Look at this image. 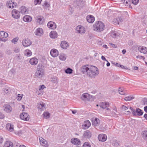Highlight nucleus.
I'll return each mask as SVG.
<instances>
[{
    "label": "nucleus",
    "instance_id": "36",
    "mask_svg": "<svg viewBox=\"0 0 147 147\" xmlns=\"http://www.w3.org/2000/svg\"><path fill=\"white\" fill-rule=\"evenodd\" d=\"M134 98V97L132 95H129L125 97L124 98V100L126 101H130Z\"/></svg>",
    "mask_w": 147,
    "mask_h": 147
},
{
    "label": "nucleus",
    "instance_id": "10",
    "mask_svg": "<svg viewBox=\"0 0 147 147\" xmlns=\"http://www.w3.org/2000/svg\"><path fill=\"white\" fill-rule=\"evenodd\" d=\"M91 123L88 120L84 121L82 126V128L83 129H86L89 128L91 126Z\"/></svg>",
    "mask_w": 147,
    "mask_h": 147
},
{
    "label": "nucleus",
    "instance_id": "41",
    "mask_svg": "<svg viewBox=\"0 0 147 147\" xmlns=\"http://www.w3.org/2000/svg\"><path fill=\"white\" fill-rule=\"evenodd\" d=\"M72 69L69 68H68L65 70V72L67 74H71L72 73Z\"/></svg>",
    "mask_w": 147,
    "mask_h": 147
},
{
    "label": "nucleus",
    "instance_id": "52",
    "mask_svg": "<svg viewBox=\"0 0 147 147\" xmlns=\"http://www.w3.org/2000/svg\"><path fill=\"white\" fill-rule=\"evenodd\" d=\"M45 88V87L44 85H41L39 87V89L40 91L43 90Z\"/></svg>",
    "mask_w": 147,
    "mask_h": 147
},
{
    "label": "nucleus",
    "instance_id": "3",
    "mask_svg": "<svg viewBox=\"0 0 147 147\" xmlns=\"http://www.w3.org/2000/svg\"><path fill=\"white\" fill-rule=\"evenodd\" d=\"M44 75V71L43 69L40 67L39 65H38L35 74V77L38 78H42Z\"/></svg>",
    "mask_w": 147,
    "mask_h": 147
},
{
    "label": "nucleus",
    "instance_id": "19",
    "mask_svg": "<svg viewBox=\"0 0 147 147\" xmlns=\"http://www.w3.org/2000/svg\"><path fill=\"white\" fill-rule=\"evenodd\" d=\"M98 138L99 141L101 142H105L107 139V136L104 134H100L98 135Z\"/></svg>",
    "mask_w": 147,
    "mask_h": 147
},
{
    "label": "nucleus",
    "instance_id": "21",
    "mask_svg": "<svg viewBox=\"0 0 147 147\" xmlns=\"http://www.w3.org/2000/svg\"><path fill=\"white\" fill-rule=\"evenodd\" d=\"M49 36L51 38L55 39L58 36V34L55 31H51L49 33Z\"/></svg>",
    "mask_w": 147,
    "mask_h": 147
},
{
    "label": "nucleus",
    "instance_id": "35",
    "mask_svg": "<svg viewBox=\"0 0 147 147\" xmlns=\"http://www.w3.org/2000/svg\"><path fill=\"white\" fill-rule=\"evenodd\" d=\"M8 34L4 31L0 32V36L2 38H6L8 36Z\"/></svg>",
    "mask_w": 147,
    "mask_h": 147
},
{
    "label": "nucleus",
    "instance_id": "62",
    "mask_svg": "<svg viewBox=\"0 0 147 147\" xmlns=\"http://www.w3.org/2000/svg\"><path fill=\"white\" fill-rule=\"evenodd\" d=\"M7 40V39H3L2 38H0V41H4L5 42Z\"/></svg>",
    "mask_w": 147,
    "mask_h": 147
},
{
    "label": "nucleus",
    "instance_id": "30",
    "mask_svg": "<svg viewBox=\"0 0 147 147\" xmlns=\"http://www.w3.org/2000/svg\"><path fill=\"white\" fill-rule=\"evenodd\" d=\"M20 12L22 13L27 14L28 13V9L25 6H22L20 8Z\"/></svg>",
    "mask_w": 147,
    "mask_h": 147
},
{
    "label": "nucleus",
    "instance_id": "4",
    "mask_svg": "<svg viewBox=\"0 0 147 147\" xmlns=\"http://www.w3.org/2000/svg\"><path fill=\"white\" fill-rule=\"evenodd\" d=\"M129 109L131 111L133 114L135 116H141L143 114L142 111L140 109L137 108L136 110H134L131 107H130Z\"/></svg>",
    "mask_w": 147,
    "mask_h": 147
},
{
    "label": "nucleus",
    "instance_id": "5",
    "mask_svg": "<svg viewBox=\"0 0 147 147\" xmlns=\"http://www.w3.org/2000/svg\"><path fill=\"white\" fill-rule=\"evenodd\" d=\"M81 99L84 102L89 101L90 99V95L88 93H84L82 94Z\"/></svg>",
    "mask_w": 147,
    "mask_h": 147
},
{
    "label": "nucleus",
    "instance_id": "16",
    "mask_svg": "<svg viewBox=\"0 0 147 147\" xmlns=\"http://www.w3.org/2000/svg\"><path fill=\"white\" fill-rule=\"evenodd\" d=\"M100 120L98 118H95L92 119V124L94 126H98L100 123Z\"/></svg>",
    "mask_w": 147,
    "mask_h": 147
},
{
    "label": "nucleus",
    "instance_id": "64",
    "mask_svg": "<svg viewBox=\"0 0 147 147\" xmlns=\"http://www.w3.org/2000/svg\"><path fill=\"white\" fill-rule=\"evenodd\" d=\"M144 105H147V98H145L144 100Z\"/></svg>",
    "mask_w": 147,
    "mask_h": 147
},
{
    "label": "nucleus",
    "instance_id": "59",
    "mask_svg": "<svg viewBox=\"0 0 147 147\" xmlns=\"http://www.w3.org/2000/svg\"><path fill=\"white\" fill-rule=\"evenodd\" d=\"M5 117L3 114L1 112H0V119H3Z\"/></svg>",
    "mask_w": 147,
    "mask_h": 147
},
{
    "label": "nucleus",
    "instance_id": "38",
    "mask_svg": "<svg viewBox=\"0 0 147 147\" xmlns=\"http://www.w3.org/2000/svg\"><path fill=\"white\" fill-rule=\"evenodd\" d=\"M43 117L45 119L49 118L50 116V113L47 112H44L42 114Z\"/></svg>",
    "mask_w": 147,
    "mask_h": 147
},
{
    "label": "nucleus",
    "instance_id": "31",
    "mask_svg": "<svg viewBox=\"0 0 147 147\" xmlns=\"http://www.w3.org/2000/svg\"><path fill=\"white\" fill-rule=\"evenodd\" d=\"M23 20L26 22H30L32 20V18L28 15L24 16L23 18Z\"/></svg>",
    "mask_w": 147,
    "mask_h": 147
},
{
    "label": "nucleus",
    "instance_id": "54",
    "mask_svg": "<svg viewBox=\"0 0 147 147\" xmlns=\"http://www.w3.org/2000/svg\"><path fill=\"white\" fill-rule=\"evenodd\" d=\"M136 58L137 59H143L144 60L145 59V58L144 57L140 56V55H138L136 56Z\"/></svg>",
    "mask_w": 147,
    "mask_h": 147
},
{
    "label": "nucleus",
    "instance_id": "26",
    "mask_svg": "<svg viewBox=\"0 0 147 147\" xmlns=\"http://www.w3.org/2000/svg\"><path fill=\"white\" fill-rule=\"evenodd\" d=\"M138 49L141 53L147 54V48L146 47H139Z\"/></svg>",
    "mask_w": 147,
    "mask_h": 147
},
{
    "label": "nucleus",
    "instance_id": "50",
    "mask_svg": "<svg viewBox=\"0 0 147 147\" xmlns=\"http://www.w3.org/2000/svg\"><path fill=\"white\" fill-rule=\"evenodd\" d=\"M111 36L113 38H116L117 34L115 32H113L111 33Z\"/></svg>",
    "mask_w": 147,
    "mask_h": 147
},
{
    "label": "nucleus",
    "instance_id": "46",
    "mask_svg": "<svg viewBox=\"0 0 147 147\" xmlns=\"http://www.w3.org/2000/svg\"><path fill=\"white\" fill-rule=\"evenodd\" d=\"M4 92L6 93H9L11 91L10 89L8 87H6L4 89Z\"/></svg>",
    "mask_w": 147,
    "mask_h": 147
},
{
    "label": "nucleus",
    "instance_id": "18",
    "mask_svg": "<svg viewBox=\"0 0 147 147\" xmlns=\"http://www.w3.org/2000/svg\"><path fill=\"white\" fill-rule=\"evenodd\" d=\"M50 53L52 57H55L58 55L59 52L57 50L55 49H53L51 50Z\"/></svg>",
    "mask_w": 147,
    "mask_h": 147
},
{
    "label": "nucleus",
    "instance_id": "44",
    "mask_svg": "<svg viewBox=\"0 0 147 147\" xmlns=\"http://www.w3.org/2000/svg\"><path fill=\"white\" fill-rule=\"evenodd\" d=\"M18 39H19V37H17L13 38L11 40V42L12 43H14V44H16L18 42Z\"/></svg>",
    "mask_w": 147,
    "mask_h": 147
},
{
    "label": "nucleus",
    "instance_id": "51",
    "mask_svg": "<svg viewBox=\"0 0 147 147\" xmlns=\"http://www.w3.org/2000/svg\"><path fill=\"white\" fill-rule=\"evenodd\" d=\"M42 0H34V3L35 5L40 4Z\"/></svg>",
    "mask_w": 147,
    "mask_h": 147
},
{
    "label": "nucleus",
    "instance_id": "28",
    "mask_svg": "<svg viewBox=\"0 0 147 147\" xmlns=\"http://www.w3.org/2000/svg\"><path fill=\"white\" fill-rule=\"evenodd\" d=\"M67 58V56L66 54L63 53H61L59 56V59L61 61H65Z\"/></svg>",
    "mask_w": 147,
    "mask_h": 147
},
{
    "label": "nucleus",
    "instance_id": "58",
    "mask_svg": "<svg viewBox=\"0 0 147 147\" xmlns=\"http://www.w3.org/2000/svg\"><path fill=\"white\" fill-rule=\"evenodd\" d=\"M113 110L114 111V113H115V112H117V108L114 105L113 107Z\"/></svg>",
    "mask_w": 147,
    "mask_h": 147
},
{
    "label": "nucleus",
    "instance_id": "27",
    "mask_svg": "<svg viewBox=\"0 0 147 147\" xmlns=\"http://www.w3.org/2000/svg\"><path fill=\"white\" fill-rule=\"evenodd\" d=\"M71 142L72 144L77 145H80L81 143L80 140L77 138H74L72 139Z\"/></svg>",
    "mask_w": 147,
    "mask_h": 147
},
{
    "label": "nucleus",
    "instance_id": "43",
    "mask_svg": "<svg viewBox=\"0 0 147 147\" xmlns=\"http://www.w3.org/2000/svg\"><path fill=\"white\" fill-rule=\"evenodd\" d=\"M12 1H9L7 3V7L9 8H12Z\"/></svg>",
    "mask_w": 147,
    "mask_h": 147
},
{
    "label": "nucleus",
    "instance_id": "7",
    "mask_svg": "<svg viewBox=\"0 0 147 147\" xmlns=\"http://www.w3.org/2000/svg\"><path fill=\"white\" fill-rule=\"evenodd\" d=\"M12 16L13 17L16 19H18L20 17V12L19 11L16 9H13L12 11Z\"/></svg>",
    "mask_w": 147,
    "mask_h": 147
},
{
    "label": "nucleus",
    "instance_id": "12",
    "mask_svg": "<svg viewBox=\"0 0 147 147\" xmlns=\"http://www.w3.org/2000/svg\"><path fill=\"white\" fill-rule=\"evenodd\" d=\"M92 136L91 132L88 130H86L84 132L82 137L84 138L89 139Z\"/></svg>",
    "mask_w": 147,
    "mask_h": 147
},
{
    "label": "nucleus",
    "instance_id": "34",
    "mask_svg": "<svg viewBox=\"0 0 147 147\" xmlns=\"http://www.w3.org/2000/svg\"><path fill=\"white\" fill-rule=\"evenodd\" d=\"M24 55L27 57H30L32 55V53L30 50L26 49L24 51Z\"/></svg>",
    "mask_w": 147,
    "mask_h": 147
},
{
    "label": "nucleus",
    "instance_id": "14",
    "mask_svg": "<svg viewBox=\"0 0 147 147\" xmlns=\"http://www.w3.org/2000/svg\"><path fill=\"white\" fill-rule=\"evenodd\" d=\"M3 109L7 113H9L11 112L12 109L11 106L8 104H5L3 107Z\"/></svg>",
    "mask_w": 147,
    "mask_h": 147
},
{
    "label": "nucleus",
    "instance_id": "1",
    "mask_svg": "<svg viewBox=\"0 0 147 147\" xmlns=\"http://www.w3.org/2000/svg\"><path fill=\"white\" fill-rule=\"evenodd\" d=\"M80 71L83 74L90 78H95L99 74L98 68L91 65H86L82 66Z\"/></svg>",
    "mask_w": 147,
    "mask_h": 147
},
{
    "label": "nucleus",
    "instance_id": "9",
    "mask_svg": "<svg viewBox=\"0 0 147 147\" xmlns=\"http://www.w3.org/2000/svg\"><path fill=\"white\" fill-rule=\"evenodd\" d=\"M21 119L25 121H28L30 119L29 115L26 113L23 112L20 115Z\"/></svg>",
    "mask_w": 147,
    "mask_h": 147
},
{
    "label": "nucleus",
    "instance_id": "33",
    "mask_svg": "<svg viewBox=\"0 0 147 147\" xmlns=\"http://www.w3.org/2000/svg\"><path fill=\"white\" fill-rule=\"evenodd\" d=\"M119 93L121 95H126L127 93L123 88H119L118 90Z\"/></svg>",
    "mask_w": 147,
    "mask_h": 147
},
{
    "label": "nucleus",
    "instance_id": "6",
    "mask_svg": "<svg viewBox=\"0 0 147 147\" xmlns=\"http://www.w3.org/2000/svg\"><path fill=\"white\" fill-rule=\"evenodd\" d=\"M37 108L38 111L42 112L45 109V104L42 102H40L37 103Z\"/></svg>",
    "mask_w": 147,
    "mask_h": 147
},
{
    "label": "nucleus",
    "instance_id": "63",
    "mask_svg": "<svg viewBox=\"0 0 147 147\" xmlns=\"http://www.w3.org/2000/svg\"><path fill=\"white\" fill-rule=\"evenodd\" d=\"M20 55L19 54H17L16 55L15 58L18 59H20Z\"/></svg>",
    "mask_w": 147,
    "mask_h": 147
},
{
    "label": "nucleus",
    "instance_id": "11",
    "mask_svg": "<svg viewBox=\"0 0 147 147\" xmlns=\"http://www.w3.org/2000/svg\"><path fill=\"white\" fill-rule=\"evenodd\" d=\"M47 26L49 28L52 30H55L57 28L56 24L53 21L49 22L47 24Z\"/></svg>",
    "mask_w": 147,
    "mask_h": 147
},
{
    "label": "nucleus",
    "instance_id": "17",
    "mask_svg": "<svg viewBox=\"0 0 147 147\" xmlns=\"http://www.w3.org/2000/svg\"><path fill=\"white\" fill-rule=\"evenodd\" d=\"M6 128L10 132H12L14 129V125L12 123H7L6 125Z\"/></svg>",
    "mask_w": 147,
    "mask_h": 147
},
{
    "label": "nucleus",
    "instance_id": "22",
    "mask_svg": "<svg viewBox=\"0 0 147 147\" xmlns=\"http://www.w3.org/2000/svg\"><path fill=\"white\" fill-rule=\"evenodd\" d=\"M86 20L89 23H92L95 20V18L92 15H89L87 16Z\"/></svg>",
    "mask_w": 147,
    "mask_h": 147
},
{
    "label": "nucleus",
    "instance_id": "20",
    "mask_svg": "<svg viewBox=\"0 0 147 147\" xmlns=\"http://www.w3.org/2000/svg\"><path fill=\"white\" fill-rule=\"evenodd\" d=\"M37 22L40 25L42 24L44 22V18L42 16H38L36 17Z\"/></svg>",
    "mask_w": 147,
    "mask_h": 147
},
{
    "label": "nucleus",
    "instance_id": "42",
    "mask_svg": "<svg viewBox=\"0 0 147 147\" xmlns=\"http://www.w3.org/2000/svg\"><path fill=\"white\" fill-rule=\"evenodd\" d=\"M60 46H69L68 43L66 41H62L61 43Z\"/></svg>",
    "mask_w": 147,
    "mask_h": 147
},
{
    "label": "nucleus",
    "instance_id": "45",
    "mask_svg": "<svg viewBox=\"0 0 147 147\" xmlns=\"http://www.w3.org/2000/svg\"><path fill=\"white\" fill-rule=\"evenodd\" d=\"M23 95L22 94H18L17 97V100L18 101L22 99Z\"/></svg>",
    "mask_w": 147,
    "mask_h": 147
},
{
    "label": "nucleus",
    "instance_id": "49",
    "mask_svg": "<svg viewBox=\"0 0 147 147\" xmlns=\"http://www.w3.org/2000/svg\"><path fill=\"white\" fill-rule=\"evenodd\" d=\"M44 5L46 8H48L50 6L49 3L47 1H46L44 3Z\"/></svg>",
    "mask_w": 147,
    "mask_h": 147
},
{
    "label": "nucleus",
    "instance_id": "29",
    "mask_svg": "<svg viewBox=\"0 0 147 147\" xmlns=\"http://www.w3.org/2000/svg\"><path fill=\"white\" fill-rule=\"evenodd\" d=\"M3 147H13V143L9 141L4 142L3 146Z\"/></svg>",
    "mask_w": 147,
    "mask_h": 147
},
{
    "label": "nucleus",
    "instance_id": "48",
    "mask_svg": "<svg viewBox=\"0 0 147 147\" xmlns=\"http://www.w3.org/2000/svg\"><path fill=\"white\" fill-rule=\"evenodd\" d=\"M102 41V40L101 39L98 40L97 41L98 45H102L103 43Z\"/></svg>",
    "mask_w": 147,
    "mask_h": 147
},
{
    "label": "nucleus",
    "instance_id": "23",
    "mask_svg": "<svg viewBox=\"0 0 147 147\" xmlns=\"http://www.w3.org/2000/svg\"><path fill=\"white\" fill-rule=\"evenodd\" d=\"M40 142V144L42 146L48 147V144L47 142L43 138L41 137L39 138Z\"/></svg>",
    "mask_w": 147,
    "mask_h": 147
},
{
    "label": "nucleus",
    "instance_id": "8",
    "mask_svg": "<svg viewBox=\"0 0 147 147\" xmlns=\"http://www.w3.org/2000/svg\"><path fill=\"white\" fill-rule=\"evenodd\" d=\"M76 30L78 33L82 34H84L86 32V29L83 26L79 25L76 28Z\"/></svg>",
    "mask_w": 147,
    "mask_h": 147
},
{
    "label": "nucleus",
    "instance_id": "25",
    "mask_svg": "<svg viewBox=\"0 0 147 147\" xmlns=\"http://www.w3.org/2000/svg\"><path fill=\"white\" fill-rule=\"evenodd\" d=\"M100 107L102 109H106V107H109V103L108 102H101L99 104Z\"/></svg>",
    "mask_w": 147,
    "mask_h": 147
},
{
    "label": "nucleus",
    "instance_id": "24",
    "mask_svg": "<svg viewBox=\"0 0 147 147\" xmlns=\"http://www.w3.org/2000/svg\"><path fill=\"white\" fill-rule=\"evenodd\" d=\"M38 61V59L37 58L33 57L30 59L29 63L32 65H35L37 64Z\"/></svg>",
    "mask_w": 147,
    "mask_h": 147
},
{
    "label": "nucleus",
    "instance_id": "61",
    "mask_svg": "<svg viewBox=\"0 0 147 147\" xmlns=\"http://www.w3.org/2000/svg\"><path fill=\"white\" fill-rule=\"evenodd\" d=\"M71 111L72 113L73 114H75L77 113V111L76 110H71Z\"/></svg>",
    "mask_w": 147,
    "mask_h": 147
},
{
    "label": "nucleus",
    "instance_id": "2",
    "mask_svg": "<svg viewBox=\"0 0 147 147\" xmlns=\"http://www.w3.org/2000/svg\"><path fill=\"white\" fill-rule=\"evenodd\" d=\"M105 28V25L101 21L96 22L94 25V30L98 32L102 31Z\"/></svg>",
    "mask_w": 147,
    "mask_h": 147
},
{
    "label": "nucleus",
    "instance_id": "55",
    "mask_svg": "<svg viewBox=\"0 0 147 147\" xmlns=\"http://www.w3.org/2000/svg\"><path fill=\"white\" fill-rule=\"evenodd\" d=\"M134 42L133 41L131 40H130L128 42V44L129 46H132L133 45Z\"/></svg>",
    "mask_w": 147,
    "mask_h": 147
},
{
    "label": "nucleus",
    "instance_id": "32",
    "mask_svg": "<svg viewBox=\"0 0 147 147\" xmlns=\"http://www.w3.org/2000/svg\"><path fill=\"white\" fill-rule=\"evenodd\" d=\"M123 21V20L120 17H118L116 19L114 20L113 22H115L114 24L115 25L119 24L120 23Z\"/></svg>",
    "mask_w": 147,
    "mask_h": 147
},
{
    "label": "nucleus",
    "instance_id": "53",
    "mask_svg": "<svg viewBox=\"0 0 147 147\" xmlns=\"http://www.w3.org/2000/svg\"><path fill=\"white\" fill-rule=\"evenodd\" d=\"M132 2L133 4L136 5L138 3L139 0H132Z\"/></svg>",
    "mask_w": 147,
    "mask_h": 147
},
{
    "label": "nucleus",
    "instance_id": "37",
    "mask_svg": "<svg viewBox=\"0 0 147 147\" xmlns=\"http://www.w3.org/2000/svg\"><path fill=\"white\" fill-rule=\"evenodd\" d=\"M112 145L115 147H117L120 145L119 142L117 140H114L112 142Z\"/></svg>",
    "mask_w": 147,
    "mask_h": 147
},
{
    "label": "nucleus",
    "instance_id": "13",
    "mask_svg": "<svg viewBox=\"0 0 147 147\" xmlns=\"http://www.w3.org/2000/svg\"><path fill=\"white\" fill-rule=\"evenodd\" d=\"M23 46H30L32 44V42L28 38H25L22 41Z\"/></svg>",
    "mask_w": 147,
    "mask_h": 147
},
{
    "label": "nucleus",
    "instance_id": "57",
    "mask_svg": "<svg viewBox=\"0 0 147 147\" xmlns=\"http://www.w3.org/2000/svg\"><path fill=\"white\" fill-rule=\"evenodd\" d=\"M12 8H15L16 6V3L12 1Z\"/></svg>",
    "mask_w": 147,
    "mask_h": 147
},
{
    "label": "nucleus",
    "instance_id": "39",
    "mask_svg": "<svg viewBox=\"0 0 147 147\" xmlns=\"http://www.w3.org/2000/svg\"><path fill=\"white\" fill-rule=\"evenodd\" d=\"M51 80L53 83L57 84L58 82V79L56 77H54L51 78Z\"/></svg>",
    "mask_w": 147,
    "mask_h": 147
},
{
    "label": "nucleus",
    "instance_id": "60",
    "mask_svg": "<svg viewBox=\"0 0 147 147\" xmlns=\"http://www.w3.org/2000/svg\"><path fill=\"white\" fill-rule=\"evenodd\" d=\"M20 51V49L18 48H16L14 50V51L16 53H18Z\"/></svg>",
    "mask_w": 147,
    "mask_h": 147
},
{
    "label": "nucleus",
    "instance_id": "15",
    "mask_svg": "<svg viewBox=\"0 0 147 147\" xmlns=\"http://www.w3.org/2000/svg\"><path fill=\"white\" fill-rule=\"evenodd\" d=\"M43 33V29L40 28H38L36 29L34 32V34L36 35L39 36L42 35Z\"/></svg>",
    "mask_w": 147,
    "mask_h": 147
},
{
    "label": "nucleus",
    "instance_id": "56",
    "mask_svg": "<svg viewBox=\"0 0 147 147\" xmlns=\"http://www.w3.org/2000/svg\"><path fill=\"white\" fill-rule=\"evenodd\" d=\"M121 109L122 110L125 111L128 109V108L124 105L122 106Z\"/></svg>",
    "mask_w": 147,
    "mask_h": 147
},
{
    "label": "nucleus",
    "instance_id": "47",
    "mask_svg": "<svg viewBox=\"0 0 147 147\" xmlns=\"http://www.w3.org/2000/svg\"><path fill=\"white\" fill-rule=\"evenodd\" d=\"M83 147H91V145L89 143L85 142L84 144Z\"/></svg>",
    "mask_w": 147,
    "mask_h": 147
},
{
    "label": "nucleus",
    "instance_id": "40",
    "mask_svg": "<svg viewBox=\"0 0 147 147\" xmlns=\"http://www.w3.org/2000/svg\"><path fill=\"white\" fill-rule=\"evenodd\" d=\"M142 137L144 140H147V131H143Z\"/></svg>",
    "mask_w": 147,
    "mask_h": 147
}]
</instances>
